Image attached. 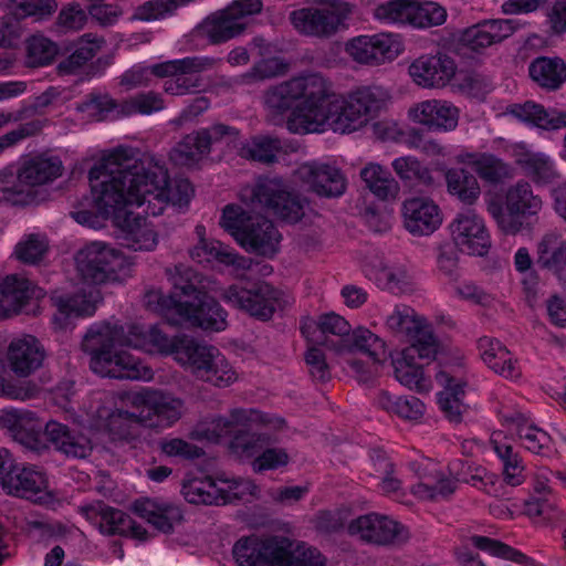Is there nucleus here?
I'll return each mask as SVG.
<instances>
[{
  "label": "nucleus",
  "instance_id": "obj_1",
  "mask_svg": "<svg viewBox=\"0 0 566 566\" xmlns=\"http://www.w3.org/2000/svg\"><path fill=\"white\" fill-rule=\"evenodd\" d=\"M185 337L186 335L168 336L160 324L151 325L146 329L138 324L123 326L103 323L87 329L82 348L92 355L90 366L95 374L102 377L134 380L144 377L139 373L138 360L126 350L116 349L117 346L139 347L148 340L158 352L176 357L179 343Z\"/></svg>",
  "mask_w": 566,
  "mask_h": 566
},
{
  "label": "nucleus",
  "instance_id": "obj_2",
  "mask_svg": "<svg viewBox=\"0 0 566 566\" xmlns=\"http://www.w3.org/2000/svg\"><path fill=\"white\" fill-rule=\"evenodd\" d=\"M63 169L59 156L49 153L25 156L17 171L9 168L0 171V203L24 207L46 201L50 193L43 187L61 177Z\"/></svg>",
  "mask_w": 566,
  "mask_h": 566
},
{
  "label": "nucleus",
  "instance_id": "obj_3",
  "mask_svg": "<svg viewBox=\"0 0 566 566\" xmlns=\"http://www.w3.org/2000/svg\"><path fill=\"white\" fill-rule=\"evenodd\" d=\"M294 87L303 103L287 118L286 127L293 134L305 135L331 128L333 116L339 109V99L327 81L318 73L293 77Z\"/></svg>",
  "mask_w": 566,
  "mask_h": 566
},
{
  "label": "nucleus",
  "instance_id": "obj_4",
  "mask_svg": "<svg viewBox=\"0 0 566 566\" xmlns=\"http://www.w3.org/2000/svg\"><path fill=\"white\" fill-rule=\"evenodd\" d=\"M232 554L239 566H325L319 551L295 544L285 536L242 537L234 544Z\"/></svg>",
  "mask_w": 566,
  "mask_h": 566
},
{
  "label": "nucleus",
  "instance_id": "obj_5",
  "mask_svg": "<svg viewBox=\"0 0 566 566\" xmlns=\"http://www.w3.org/2000/svg\"><path fill=\"white\" fill-rule=\"evenodd\" d=\"M119 158L126 169H133L144 193L158 201L170 202L174 206L185 207L191 200L195 189L188 179H176L170 185L168 171L156 158L149 154L139 155L133 148L119 147Z\"/></svg>",
  "mask_w": 566,
  "mask_h": 566
},
{
  "label": "nucleus",
  "instance_id": "obj_6",
  "mask_svg": "<svg viewBox=\"0 0 566 566\" xmlns=\"http://www.w3.org/2000/svg\"><path fill=\"white\" fill-rule=\"evenodd\" d=\"M220 226L247 252L272 258L279 250L281 234L263 216H251L239 206L228 205L223 208Z\"/></svg>",
  "mask_w": 566,
  "mask_h": 566
},
{
  "label": "nucleus",
  "instance_id": "obj_7",
  "mask_svg": "<svg viewBox=\"0 0 566 566\" xmlns=\"http://www.w3.org/2000/svg\"><path fill=\"white\" fill-rule=\"evenodd\" d=\"M119 147L103 156V158L92 167L88 171V179L92 192V209H81L72 211V218L80 224L87 226L93 229H98L104 226V221L109 219L111 188L113 184H120L119 179L115 178V172H118V167H124V161L119 158Z\"/></svg>",
  "mask_w": 566,
  "mask_h": 566
},
{
  "label": "nucleus",
  "instance_id": "obj_8",
  "mask_svg": "<svg viewBox=\"0 0 566 566\" xmlns=\"http://www.w3.org/2000/svg\"><path fill=\"white\" fill-rule=\"evenodd\" d=\"M250 205L253 209L272 212L289 223H296L305 216L308 201L290 189L281 179H260L250 191Z\"/></svg>",
  "mask_w": 566,
  "mask_h": 566
},
{
  "label": "nucleus",
  "instance_id": "obj_9",
  "mask_svg": "<svg viewBox=\"0 0 566 566\" xmlns=\"http://www.w3.org/2000/svg\"><path fill=\"white\" fill-rule=\"evenodd\" d=\"M77 274L87 284H105L119 279V273L128 268L120 250L103 242H92L75 254Z\"/></svg>",
  "mask_w": 566,
  "mask_h": 566
},
{
  "label": "nucleus",
  "instance_id": "obj_10",
  "mask_svg": "<svg viewBox=\"0 0 566 566\" xmlns=\"http://www.w3.org/2000/svg\"><path fill=\"white\" fill-rule=\"evenodd\" d=\"M106 44L104 38L85 33L71 42L62 43L61 56L56 65L59 75H76L84 73L86 77L102 74L112 63V55H103L93 61Z\"/></svg>",
  "mask_w": 566,
  "mask_h": 566
},
{
  "label": "nucleus",
  "instance_id": "obj_11",
  "mask_svg": "<svg viewBox=\"0 0 566 566\" xmlns=\"http://www.w3.org/2000/svg\"><path fill=\"white\" fill-rule=\"evenodd\" d=\"M221 297L231 306L266 322L272 318L280 292L264 281H240L223 290Z\"/></svg>",
  "mask_w": 566,
  "mask_h": 566
},
{
  "label": "nucleus",
  "instance_id": "obj_12",
  "mask_svg": "<svg viewBox=\"0 0 566 566\" xmlns=\"http://www.w3.org/2000/svg\"><path fill=\"white\" fill-rule=\"evenodd\" d=\"M119 171L115 172V178L120 180V184L115 182L111 187L112 199L109 218L113 220L115 227L119 228L126 233V237L130 235L137 227H139L146 219L134 214L127 207L128 206H142L145 201L150 202L148 195L144 193L143 186L137 177L133 176V169H126L125 167H118Z\"/></svg>",
  "mask_w": 566,
  "mask_h": 566
},
{
  "label": "nucleus",
  "instance_id": "obj_13",
  "mask_svg": "<svg viewBox=\"0 0 566 566\" xmlns=\"http://www.w3.org/2000/svg\"><path fill=\"white\" fill-rule=\"evenodd\" d=\"M387 99L388 93L379 86L358 88L346 101H339V109L333 116L331 129L342 134L356 130L376 115Z\"/></svg>",
  "mask_w": 566,
  "mask_h": 566
},
{
  "label": "nucleus",
  "instance_id": "obj_14",
  "mask_svg": "<svg viewBox=\"0 0 566 566\" xmlns=\"http://www.w3.org/2000/svg\"><path fill=\"white\" fill-rule=\"evenodd\" d=\"M451 239L461 252L484 256L492 247L490 232L481 216L472 209L457 213L449 226Z\"/></svg>",
  "mask_w": 566,
  "mask_h": 566
},
{
  "label": "nucleus",
  "instance_id": "obj_15",
  "mask_svg": "<svg viewBox=\"0 0 566 566\" xmlns=\"http://www.w3.org/2000/svg\"><path fill=\"white\" fill-rule=\"evenodd\" d=\"M289 20L300 34L317 39H331L349 28L342 14H333L318 7L296 9L290 13Z\"/></svg>",
  "mask_w": 566,
  "mask_h": 566
},
{
  "label": "nucleus",
  "instance_id": "obj_16",
  "mask_svg": "<svg viewBox=\"0 0 566 566\" xmlns=\"http://www.w3.org/2000/svg\"><path fill=\"white\" fill-rule=\"evenodd\" d=\"M80 512L97 525L103 534L132 536L140 541L147 538V531L137 524L129 514L101 501L81 506Z\"/></svg>",
  "mask_w": 566,
  "mask_h": 566
},
{
  "label": "nucleus",
  "instance_id": "obj_17",
  "mask_svg": "<svg viewBox=\"0 0 566 566\" xmlns=\"http://www.w3.org/2000/svg\"><path fill=\"white\" fill-rule=\"evenodd\" d=\"M352 535L377 545H400L408 541V530L396 521L377 514H368L353 520L348 525Z\"/></svg>",
  "mask_w": 566,
  "mask_h": 566
},
{
  "label": "nucleus",
  "instance_id": "obj_18",
  "mask_svg": "<svg viewBox=\"0 0 566 566\" xmlns=\"http://www.w3.org/2000/svg\"><path fill=\"white\" fill-rule=\"evenodd\" d=\"M517 29L513 19H491L480 21L459 33L458 44L461 49L480 53L486 48L501 43Z\"/></svg>",
  "mask_w": 566,
  "mask_h": 566
},
{
  "label": "nucleus",
  "instance_id": "obj_19",
  "mask_svg": "<svg viewBox=\"0 0 566 566\" xmlns=\"http://www.w3.org/2000/svg\"><path fill=\"white\" fill-rule=\"evenodd\" d=\"M134 405L142 406L145 426L167 428L181 418L184 402L158 390H146L134 397Z\"/></svg>",
  "mask_w": 566,
  "mask_h": 566
},
{
  "label": "nucleus",
  "instance_id": "obj_20",
  "mask_svg": "<svg viewBox=\"0 0 566 566\" xmlns=\"http://www.w3.org/2000/svg\"><path fill=\"white\" fill-rule=\"evenodd\" d=\"M295 175L313 192L321 197L336 198L346 190V178L336 166L322 163H305Z\"/></svg>",
  "mask_w": 566,
  "mask_h": 566
},
{
  "label": "nucleus",
  "instance_id": "obj_21",
  "mask_svg": "<svg viewBox=\"0 0 566 566\" xmlns=\"http://www.w3.org/2000/svg\"><path fill=\"white\" fill-rule=\"evenodd\" d=\"M457 64L446 53L421 55L409 66V75L422 87H444L454 77Z\"/></svg>",
  "mask_w": 566,
  "mask_h": 566
},
{
  "label": "nucleus",
  "instance_id": "obj_22",
  "mask_svg": "<svg viewBox=\"0 0 566 566\" xmlns=\"http://www.w3.org/2000/svg\"><path fill=\"white\" fill-rule=\"evenodd\" d=\"M0 482L3 491L13 496L28 500H40L46 493L48 480L45 474L32 467H25L12 460Z\"/></svg>",
  "mask_w": 566,
  "mask_h": 566
},
{
  "label": "nucleus",
  "instance_id": "obj_23",
  "mask_svg": "<svg viewBox=\"0 0 566 566\" xmlns=\"http://www.w3.org/2000/svg\"><path fill=\"white\" fill-rule=\"evenodd\" d=\"M346 50L358 63L378 65L386 60L395 59L399 53L400 43L386 33L360 35L349 41Z\"/></svg>",
  "mask_w": 566,
  "mask_h": 566
},
{
  "label": "nucleus",
  "instance_id": "obj_24",
  "mask_svg": "<svg viewBox=\"0 0 566 566\" xmlns=\"http://www.w3.org/2000/svg\"><path fill=\"white\" fill-rule=\"evenodd\" d=\"M191 306L179 310V316L174 324L190 323L193 326L210 331H223L227 327V312L207 292L199 295Z\"/></svg>",
  "mask_w": 566,
  "mask_h": 566
},
{
  "label": "nucleus",
  "instance_id": "obj_25",
  "mask_svg": "<svg viewBox=\"0 0 566 566\" xmlns=\"http://www.w3.org/2000/svg\"><path fill=\"white\" fill-rule=\"evenodd\" d=\"M12 432L13 439L27 450L36 455H43L50 450L46 426L42 431L41 424L33 419L32 412H9L2 418Z\"/></svg>",
  "mask_w": 566,
  "mask_h": 566
},
{
  "label": "nucleus",
  "instance_id": "obj_26",
  "mask_svg": "<svg viewBox=\"0 0 566 566\" xmlns=\"http://www.w3.org/2000/svg\"><path fill=\"white\" fill-rule=\"evenodd\" d=\"M45 291L30 280L17 274L8 275L0 282V315L7 318L18 314L29 300L44 297Z\"/></svg>",
  "mask_w": 566,
  "mask_h": 566
},
{
  "label": "nucleus",
  "instance_id": "obj_27",
  "mask_svg": "<svg viewBox=\"0 0 566 566\" xmlns=\"http://www.w3.org/2000/svg\"><path fill=\"white\" fill-rule=\"evenodd\" d=\"M405 228L413 235H430L442 222L439 207L428 198H410L402 205Z\"/></svg>",
  "mask_w": 566,
  "mask_h": 566
},
{
  "label": "nucleus",
  "instance_id": "obj_28",
  "mask_svg": "<svg viewBox=\"0 0 566 566\" xmlns=\"http://www.w3.org/2000/svg\"><path fill=\"white\" fill-rule=\"evenodd\" d=\"M45 356L43 345L32 335L14 338L7 350L9 366L20 377H28L38 370L42 366Z\"/></svg>",
  "mask_w": 566,
  "mask_h": 566
},
{
  "label": "nucleus",
  "instance_id": "obj_29",
  "mask_svg": "<svg viewBox=\"0 0 566 566\" xmlns=\"http://www.w3.org/2000/svg\"><path fill=\"white\" fill-rule=\"evenodd\" d=\"M468 541L471 542L475 548L489 552L496 557L513 560L517 564H525L528 560L526 555L500 541L474 535L465 538L455 549L457 560L461 566H484L479 555L470 549Z\"/></svg>",
  "mask_w": 566,
  "mask_h": 566
},
{
  "label": "nucleus",
  "instance_id": "obj_30",
  "mask_svg": "<svg viewBox=\"0 0 566 566\" xmlns=\"http://www.w3.org/2000/svg\"><path fill=\"white\" fill-rule=\"evenodd\" d=\"M301 331L311 344L334 350L333 344L337 346L338 340L347 338L352 326L343 316L329 312L319 315L317 321L303 325Z\"/></svg>",
  "mask_w": 566,
  "mask_h": 566
},
{
  "label": "nucleus",
  "instance_id": "obj_31",
  "mask_svg": "<svg viewBox=\"0 0 566 566\" xmlns=\"http://www.w3.org/2000/svg\"><path fill=\"white\" fill-rule=\"evenodd\" d=\"M513 156L524 176L537 186H546L560 178L553 160L544 153H535L527 149L524 144H516Z\"/></svg>",
  "mask_w": 566,
  "mask_h": 566
},
{
  "label": "nucleus",
  "instance_id": "obj_32",
  "mask_svg": "<svg viewBox=\"0 0 566 566\" xmlns=\"http://www.w3.org/2000/svg\"><path fill=\"white\" fill-rule=\"evenodd\" d=\"M179 344L177 361L191 367L192 373L203 381L217 382L219 380L209 371V367L219 356V350L216 347L200 344L187 335ZM222 382L221 377L219 384Z\"/></svg>",
  "mask_w": 566,
  "mask_h": 566
},
{
  "label": "nucleus",
  "instance_id": "obj_33",
  "mask_svg": "<svg viewBox=\"0 0 566 566\" xmlns=\"http://www.w3.org/2000/svg\"><path fill=\"white\" fill-rule=\"evenodd\" d=\"M46 434L54 449L66 458L86 459L92 453L91 440L84 433L71 429L66 424L49 421L46 423Z\"/></svg>",
  "mask_w": 566,
  "mask_h": 566
},
{
  "label": "nucleus",
  "instance_id": "obj_34",
  "mask_svg": "<svg viewBox=\"0 0 566 566\" xmlns=\"http://www.w3.org/2000/svg\"><path fill=\"white\" fill-rule=\"evenodd\" d=\"M248 23L238 21L227 8L209 14L197 28L211 44L224 43L244 33Z\"/></svg>",
  "mask_w": 566,
  "mask_h": 566
},
{
  "label": "nucleus",
  "instance_id": "obj_35",
  "mask_svg": "<svg viewBox=\"0 0 566 566\" xmlns=\"http://www.w3.org/2000/svg\"><path fill=\"white\" fill-rule=\"evenodd\" d=\"M410 115L416 122L433 130H453L459 122L458 108L437 99L417 104L410 109Z\"/></svg>",
  "mask_w": 566,
  "mask_h": 566
},
{
  "label": "nucleus",
  "instance_id": "obj_36",
  "mask_svg": "<svg viewBox=\"0 0 566 566\" xmlns=\"http://www.w3.org/2000/svg\"><path fill=\"white\" fill-rule=\"evenodd\" d=\"M166 276L171 284L169 291L181 310L185 306H191L190 302L205 293L201 286L200 274L192 268L185 264H177L174 268L165 270Z\"/></svg>",
  "mask_w": 566,
  "mask_h": 566
},
{
  "label": "nucleus",
  "instance_id": "obj_37",
  "mask_svg": "<svg viewBox=\"0 0 566 566\" xmlns=\"http://www.w3.org/2000/svg\"><path fill=\"white\" fill-rule=\"evenodd\" d=\"M336 353L359 352L368 355L374 363L385 361L390 354L387 353L386 343L376 334L366 327H357L347 338L338 340V345L333 344Z\"/></svg>",
  "mask_w": 566,
  "mask_h": 566
},
{
  "label": "nucleus",
  "instance_id": "obj_38",
  "mask_svg": "<svg viewBox=\"0 0 566 566\" xmlns=\"http://www.w3.org/2000/svg\"><path fill=\"white\" fill-rule=\"evenodd\" d=\"M528 74L541 88L557 91L566 82V62L559 56L541 55L531 61Z\"/></svg>",
  "mask_w": 566,
  "mask_h": 566
},
{
  "label": "nucleus",
  "instance_id": "obj_39",
  "mask_svg": "<svg viewBox=\"0 0 566 566\" xmlns=\"http://www.w3.org/2000/svg\"><path fill=\"white\" fill-rule=\"evenodd\" d=\"M436 379L444 388L438 394L440 409L450 421L460 422L462 413L467 409L462 402L465 382L457 380L446 370L438 371Z\"/></svg>",
  "mask_w": 566,
  "mask_h": 566
},
{
  "label": "nucleus",
  "instance_id": "obj_40",
  "mask_svg": "<svg viewBox=\"0 0 566 566\" xmlns=\"http://www.w3.org/2000/svg\"><path fill=\"white\" fill-rule=\"evenodd\" d=\"M460 461L453 462L449 465L451 476L440 471L434 475V482L417 483L411 488V492L420 500L427 501H444L449 500L458 489V481L462 473L458 470Z\"/></svg>",
  "mask_w": 566,
  "mask_h": 566
},
{
  "label": "nucleus",
  "instance_id": "obj_41",
  "mask_svg": "<svg viewBox=\"0 0 566 566\" xmlns=\"http://www.w3.org/2000/svg\"><path fill=\"white\" fill-rule=\"evenodd\" d=\"M181 493L187 502L197 505L227 504L230 501L229 492L218 489L210 476L185 479Z\"/></svg>",
  "mask_w": 566,
  "mask_h": 566
},
{
  "label": "nucleus",
  "instance_id": "obj_42",
  "mask_svg": "<svg viewBox=\"0 0 566 566\" xmlns=\"http://www.w3.org/2000/svg\"><path fill=\"white\" fill-rule=\"evenodd\" d=\"M536 264L554 273L559 280L566 279V242L556 234H546L537 245Z\"/></svg>",
  "mask_w": 566,
  "mask_h": 566
},
{
  "label": "nucleus",
  "instance_id": "obj_43",
  "mask_svg": "<svg viewBox=\"0 0 566 566\" xmlns=\"http://www.w3.org/2000/svg\"><path fill=\"white\" fill-rule=\"evenodd\" d=\"M145 413L129 412L123 409L114 410L107 418L106 428L113 441L130 443L140 437L142 426H145Z\"/></svg>",
  "mask_w": 566,
  "mask_h": 566
},
{
  "label": "nucleus",
  "instance_id": "obj_44",
  "mask_svg": "<svg viewBox=\"0 0 566 566\" xmlns=\"http://www.w3.org/2000/svg\"><path fill=\"white\" fill-rule=\"evenodd\" d=\"M365 187L380 200L396 199L400 187L391 172L379 164L366 165L359 174Z\"/></svg>",
  "mask_w": 566,
  "mask_h": 566
},
{
  "label": "nucleus",
  "instance_id": "obj_45",
  "mask_svg": "<svg viewBox=\"0 0 566 566\" xmlns=\"http://www.w3.org/2000/svg\"><path fill=\"white\" fill-rule=\"evenodd\" d=\"M505 208L514 213H521L525 218L536 216L543 208V200L534 193L531 184L520 180L507 189Z\"/></svg>",
  "mask_w": 566,
  "mask_h": 566
},
{
  "label": "nucleus",
  "instance_id": "obj_46",
  "mask_svg": "<svg viewBox=\"0 0 566 566\" xmlns=\"http://www.w3.org/2000/svg\"><path fill=\"white\" fill-rule=\"evenodd\" d=\"M479 347L482 350L481 357L483 361L496 374L506 378L518 377L520 373L512 361L511 353L497 339L481 338Z\"/></svg>",
  "mask_w": 566,
  "mask_h": 566
},
{
  "label": "nucleus",
  "instance_id": "obj_47",
  "mask_svg": "<svg viewBox=\"0 0 566 566\" xmlns=\"http://www.w3.org/2000/svg\"><path fill=\"white\" fill-rule=\"evenodd\" d=\"M217 62L218 60L209 56H188L154 64L149 67V71L157 77L172 78L178 73L195 74L211 70Z\"/></svg>",
  "mask_w": 566,
  "mask_h": 566
},
{
  "label": "nucleus",
  "instance_id": "obj_48",
  "mask_svg": "<svg viewBox=\"0 0 566 566\" xmlns=\"http://www.w3.org/2000/svg\"><path fill=\"white\" fill-rule=\"evenodd\" d=\"M467 158L479 177L489 184L497 185L512 177L510 165L492 154L473 153Z\"/></svg>",
  "mask_w": 566,
  "mask_h": 566
},
{
  "label": "nucleus",
  "instance_id": "obj_49",
  "mask_svg": "<svg viewBox=\"0 0 566 566\" xmlns=\"http://www.w3.org/2000/svg\"><path fill=\"white\" fill-rule=\"evenodd\" d=\"M448 191L461 202L472 205L480 197L481 189L474 175L463 168H452L446 172Z\"/></svg>",
  "mask_w": 566,
  "mask_h": 566
},
{
  "label": "nucleus",
  "instance_id": "obj_50",
  "mask_svg": "<svg viewBox=\"0 0 566 566\" xmlns=\"http://www.w3.org/2000/svg\"><path fill=\"white\" fill-rule=\"evenodd\" d=\"M92 294L75 293L67 295H52L51 300L56 306L59 314L54 315V321L63 326L64 322L71 316L92 315L95 312V303L92 301Z\"/></svg>",
  "mask_w": 566,
  "mask_h": 566
},
{
  "label": "nucleus",
  "instance_id": "obj_51",
  "mask_svg": "<svg viewBox=\"0 0 566 566\" xmlns=\"http://www.w3.org/2000/svg\"><path fill=\"white\" fill-rule=\"evenodd\" d=\"M411 345L406 347L402 353L407 358L436 359L439 342L433 334L431 325L423 317L419 328L415 329L410 336Z\"/></svg>",
  "mask_w": 566,
  "mask_h": 566
},
{
  "label": "nucleus",
  "instance_id": "obj_52",
  "mask_svg": "<svg viewBox=\"0 0 566 566\" xmlns=\"http://www.w3.org/2000/svg\"><path fill=\"white\" fill-rule=\"evenodd\" d=\"M190 256L199 263L209 262L214 259L227 265H235L243 268L245 259L239 256L229 247L224 245L220 241H206L200 240V243L190 250Z\"/></svg>",
  "mask_w": 566,
  "mask_h": 566
},
{
  "label": "nucleus",
  "instance_id": "obj_53",
  "mask_svg": "<svg viewBox=\"0 0 566 566\" xmlns=\"http://www.w3.org/2000/svg\"><path fill=\"white\" fill-rule=\"evenodd\" d=\"M391 365L395 377L401 385L417 391L427 390L422 366L416 364V358H407L405 353L400 352L396 358L391 359Z\"/></svg>",
  "mask_w": 566,
  "mask_h": 566
},
{
  "label": "nucleus",
  "instance_id": "obj_54",
  "mask_svg": "<svg viewBox=\"0 0 566 566\" xmlns=\"http://www.w3.org/2000/svg\"><path fill=\"white\" fill-rule=\"evenodd\" d=\"M62 44H57L49 38L36 34L28 40L27 63L31 67L51 64L56 56H61Z\"/></svg>",
  "mask_w": 566,
  "mask_h": 566
},
{
  "label": "nucleus",
  "instance_id": "obj_55",
  "mask_svg": "<svg viewBox=\"0 0 566 566\" xmlns=\"http://www.w3.org/2000/svg\"><path fill=\"white\" fill-rule=\"evenodd\" d=\"M201 145L200 137L195 133L188 134L171 148L169 160L175 166L192 167L201 160L205 155L209 154Z\"/></svg>",
  "mask_w": 566,
  "mask_h": 566
},
{
  "label": "nucleus",
  "instance_id": "obj_56",
  "mask_svg": "<svg viewBox=\"0 0 566 566\" xmlns=\"http://www.w3.org/2000/svg\"><path fill=\"white\" fill-rule=\"evenodd\" d=\"M413 0H388L374 9V17L386 23L412 27Z\"/></svg>",
  "mask_w": 566,
  "mask_h": 566
},
{
  "label": "nucleus",
  "instance_id": "obj_57",
  "mask_svg": "<svg viewBox=\"0 0 566 566\" xmlns=\"http://www.w3.org/2000/svg\"><path fill=\"white\" fill-rule=\"evenodd\" d=\"M281 148L280 139L259 136L241 148V156L262 164H272L277 160L276 154Z\"/></svg>",
  "mask_w": 566,
  "mask_h": 566
},
{
  "label": "nucleus",
  "instance_id": "obj_58",
  "mask_svg": "<svg viewBox=\"0 0 566 566\" xmlns=\"http://www.w3.org/2000/svg\"><path fill=\"white\" fill-rule=\"evenodd\" d=\"M447 10L433 1L413 0L412 27L426 29L438 27L446 22Z\"/></svg>",
  "mask_w": 566,
  "mask_h": 566
},
{
  "label": "nucleus",
  "instance_id": "obj_59",
  "mask_svg": "<svg viewBox=\"0 0 566 566\" xmlns=\"http://www.w3.org/2000/svg\"><path fill=\"white\" fill-rule=\"evenodd\" d=\"M423 316H420L416 311L408 305H398L394 312L387 317V326L390 331L406 335L419 328L422 323Z\"/></svg>",
  "mask_w": 566,
  "mask_h": 566
},
{
  "label": "nucleus",
  "instance_id": "obj_60",
  "mask_svg": "<svg viewBox=\"0 0 566 566\" xmlns=\"http://www.w3.org/2000/svg\"><path fill=\"white\" fill-rule=\"evenodd\" d=\"M269 108L284 113L290 109L294 102L300 99L296 95L293 78L269 88L264 95Z\"/></svg>",
  "mask_w": 566,
  "mask_h": 566
},
{
  "label": "nucleus",
  "instance_id": "obj_61",
  "mask_svg": "<svg viewBox=\"0 0 566 566\" xmlns=\"http://www.w3.org/2000/svg\"><path fill=\"white\" fill-rule=\"evenodd\" d=\"M392 167L396 174L407 181L418 180L429 186L433 184V177L429 168L424 167L418 159L413 157H400L394 160Z\"/></svg>",
  "mask_w": 566,
  "mask_h": 566
},
{
  "label": "nucleus",
  "instance_id": "obj_62",
  "mask_svg": "<svg viewBox=\"0 0 566 566\" xmlns=\"http://www.w3.org/2000/svg\"><path fill=\"white\" fill-rule=\"evenodd\" d=\"M144 303L150 311L161 314L168 325L176 326L174 319L179 316V306L170 292L165 295L160 290H150L145 293Z\"/></svg>",
  "mask_w": 566,
  "mask_h": 566
},
{
  "label": "nucleus",
  "instance_id": "obj_63",
  "mask_svg": "<svg viewBox=\"0 0 566 566\" xmlns=\"http://www.w3.org/2000/svg\"><path fill=\"white\" fill-rule=\"evenodd\" d=\"M48 248L46 239L33 233L17 244L14 253L21 262L34 264L43 259Z\"/></svg>",
  "mask_w": 566,
  "mask_h": 566
},
{
  "label": "nucleus",
  "instance_id": "obj_64",
  "mask_svg": "<svg viewBox=\"0 0 566 566\" xmlns=\"http://www.w3.org/2000/svg\"><path fill=\"white\" fill-rule=\"evenodd\" d=\"M491 444L495 453L503 461L505 481L513 486L521 484L522 480L520 473L522 467L520 465L518 455L513 452L512 446L502 444L493 439L491 440Z\"/></svg>",
  "mask_w": 566,
  "mask_h": 566
}]
</instances>
